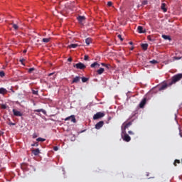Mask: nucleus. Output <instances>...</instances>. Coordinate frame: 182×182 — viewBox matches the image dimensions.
I'll return each instance as SVG.
<instances>
[{"label":"nucleus","mask_w":182,"mask_h":182,"mask_svg":"<svg viewBox=\"0 0 182 182\" xmlns=\"http://www.w3.org/2000/svg\"><path fill=\"white\" fill-rule=\"evenodd\" d=\"M85 19H86V17H85L83 16H80L77 17V20L80 23H82V22H83V21H85Z\"/></svg>","instance_id":"obj_12"},{"label":"nucleus","mask_w":182,"mask_h":182,"mask_svg":"<svg viewBox=\"0 0 182 182\" xmlns=\"http://www.w3.org/2000/svg\"><path fill=\"white\" fill-rule=\"evenodd\" d=\"M162 38H163V39H164L165 41H171V38L170 37V36L162 35Z\"/></svg>","instance_id":"obj_15"},{"label":"nucleus","mask_w":182,"mask_h":182,"mask_svg":"<svg viewBox=\"0 0 182 182\" xmlns=\"http://www.w3.org/2000/svg\"><path fill=\"white\" fill-rule=\"evenodd\" d=\"M182 79V74H178L172 77V80L171 82H169V86H171V85H174L176 82H178V80H181Z\"/></svg>","instance_id":"obj_2"},{"label":"nucleus","mask_w":182,"mask_h":182,"mask_svg":"<svg viewBox=\"0 0 182 182\" xmlns=\"http://www.w3.org/2000/svg\"><path fill=\"white\" fill-rule=\"evenodd\" d=\"M6 107H7L6 105H1V108H3V109H6Z\"/></svg>","instance_id":"obj_37"},{"label":"nucleus","mask_w":182,"mask_h":182,"mask_svg":"<svg viewBox=\"0 0 182 182\" xmlns=\"http://www.w3.org/2000/svg\"><path fill=\"white\" fill-rule=\"evenodd\" d=\"M48 76H53V73H50V74L48 75Z\"/></svg>","instance_id":"obj_48"},{"label":"nucleus","mask_w":182,"mask_h":182,"mask_svg":"<svg viewBox=\"0 0 182 182\" xmlns=\"http://www.w3.org/2000/svg\"><path fill=\"white\" fill-rule=\"evenodd\" d=\"M65 122H68V120H70V122H73V123H75L76 118H75V115H71L67 118L65 119Z\"/></svg>","instance_id":"obj_7"},{"label":"nucleus","mask_w":182,"mask_h":182,"mask_svg":"<svg viewBox=\"0 0 182 182\" xmlns=\"http://www.w3.org/2000/svg\"><path fill=\"white\" fill-rule=\"evenodd\" d=\"M161 8L164 11V12H167V9H166V4H162Z\"/></svg>","instance_id":"obj_22"},{"label":"nucleus","mask_w":182,"mask_h":182,"mask_svg":"<svg viewBox=\"0 0 182 182\" xmlns=\"http://www.w3.org/2000/svg\"><path fill=\"white\" fill-rule=\"evenodd\" d=\"M36 146H38V144H32V146H36Z\"/></svg>","instance_id":"obj_52"},{"label":"nucleus","mask_w":182,"mask_h":182,"mask_svg":"<svg viewBox=\"0 0 182 182\" xmlns=\"http://www.w3.org/2000/svg\"><path fill=\"white\" fill-rule=\"evenodd\" d=\"M169 86V84L167 85V84H164L162 85H161L159 88V90L161 91V90H166V88Z\"/></svg>","instance_id":"obj_11"},{"label":"nucleus","mask_w":182,"mask_h":182,"mask_svg":"<svg viewBox=\"0 0 182 182\" xmlns=\"http://www.w3.org/2000/svg\"><path fill=\"white\" fill-rule=\"evenodd\" d=\"M141 48L142 49H144V50H147V48H149V44L143 43L141 44Z\"/></svg>","instance_id":"obj_18"},{"label":"nucleus","mask_w":182,"mask_h":182,"mask_svg":"<svg viewBox=\"0 0 182 182\" xmlns=\"http://www.w3.org/2000/svg\"><path fill=\"white\" fill-rule=\"evenodd\" d=\"M32 152L34 154V156H38L39 154L41 153V151L39 150V149H33Z\"/></svg>","instance_id":"obj_13"},{"label":"nucleus","mask_w":182,"mask_h":182,"mask_svg":"<svg viewBox=\"0 0 182 182\" xmlns=\"http://www.w3.org/2000/svg\"><path fill=\"white\" fill-rule=\"evenodd\" d=\"M45 140H46L45 139H43V138H41V137L37 139V141H45Z\"/></svg>","instance_id":"obj_27"},{"label":"nucleus","mask_w":182,"mask_h":182,"mask_svg":"<svg viewBox=\"0 0 182 182\" xmlns=\"http://www.w3.org/2000/svg\"><path fill=\"white\" fill-rule=\"evenodd\" d=\"M105 68H106L107 69H109V68H110V65H109V64H106V65H105Z\"/></svg>","instance_id":"obj_36"},{"label":"nucleus","mask_w":182,"mask_h":182,"mask_svg":"<svg viewBox=\"0 0 182 182\" xmlns=\"http://www.w3.org/2000/svg\"><path fill=\"white\" fill-rule=\"evenodd\" d=\"M89 59V55H85L84 60H87Z\"/></svg>","instance_id":"obj_34"},{"label":"nucleus","mask_w":182,"mask_h":182,"mask_svg":"<svg viewBox=\"0 0 182 182\" xmlns=\"http://www.w3.org/2000/svg\"><path fill=\"white\" fill-rule=\"evenodd\" d=\"M41 112L42 113H43V114H46V111L45 109H42Z\"/></svg>","instance_id":"obj_40"},{"label":"nucleus","mask_w":182,"mask_h":182,"mask_svg":"<svg viewBox=\"0 0 182 182\" xmlns=\"http://www.w3.org/2000/svg\"><path fill=\"white\" fill-rule=\"evenodd\" d=\"M132 126V122H129L128 123L124 122L122 126V138L123 139L124 141L129 142L130 140H132V138H130V136L126 133V129H129Z\"/></svg>","instance_id":"obj_1"},{"label":"nucleus","mask_w":182,"mask_h":182,"mask_svg":"<svg viewBox=\"0 0 182 182\" xmlns=\"http://www.w3.org/2000/svg\"><path fill=\"white\" fill-rule=\"evenodd\" d=\"M146 98H144L141 102L139 103V107L141 109H143V107H144V105H146Z\"/></svg>","instance_id":"obj_8"},{"label":"nucleus","mask_w":182,"mask_h":182,"mask_svg":"<svg viewBox=\"0 0 182 182\" xmlns=\"http://www.w3.org/2000/svg\"><path fill=\"white\" fill-rule=\"evenodd\" d=\"M107 5H108L109 6H112V5H113V4L112 3V1H108V2H107Z\"/></svg>","instance_id":"obj_33"},{"label":"nucleus","mask_w":182,"mask_h":182,"mask_svg":"<svg viewBox=\"0 0 182 182\" xmlns=\"http://www.w3.org/2000/svg\"><path fill=\"white\" fill-rule=\"evenodd\" d=\"M127 96H129V93L127 94Z\"/></svg>","instance_id":"obj_54"},{"label":"nucleus","mask_w":182,"mask_h":182,"mask_svg":"<svg viewBox=\"0 0 182 182\" xmlns=\"http://www.w3.org/2000/svg\"><path fill=\"white\" fill-rule=\"evenodd\" d=\"M13 113L16 117H22V116H23V113L16 109H13Z\"/></svg>","instance_id":"obj_3"},{"label":"nucleus","mask_w":182,"mask_h":182,"mask_svg":"<svg viewBox=\"0 0 182 182\" xmlns=\"http://www.w3.org/2000/svg\"><path fill=\"white\" fill-rule=\"evenodd\" d=\"M118 38L119 39H120V41H123V38H122V35L119 34Z\"/></svg>","instance_id":"obj_31"},{"label":"nucleus","mask_w":182,"mask_h":182,"mask_svg":"<svg viewBox=\"0 0 182 182\" xmlns=\"http://www.w3.org/2000/svg\"><path fill=\"white\" fill-rule=\"evenodd\" d=\"M33 95H38V91L33 90Z\"/></svg>","instance_id":"obj_38"},{"label":"nucleus","mask_w":182,"mask_h":182,"mask_svg":"<svg viewBox=\"0 0 182 182\" xmlns=\"http://www.w3.org/2000/svg\"><path fill=\"white\" fill-rule=\"evenodd\" d=\"M23 53H26V50H23Z\"/></svg>","instance_id":"obj_51"},{"label":"nucleus","mask_w":182,"mask_h":182,"mask_svg":"<svg viewBox=\"0 0 182 182\" xmlns=\"http://www.w3.org/2000/svg\"><path fill=\"white\" fill-rule=\"evenodd\" d=\"M33 137H36V135H33Z\"/></svg>","instance_id":"obj_56"},{"label":"nucleus","mask_w":182,"mask_h":182,"mask_svg":"<svg viewBox=\"0 0 182 182\" xmlns=\"http://www.w3.org/2000/svg\"><path fill=\"white\" fill-rule=\"evenodd\" d=\"M175 59H176V60H180V59H181V58H177V57H176Z\"/></svg>","instance_id":"obj_45"},{"label":"nucleus","mask_w":182,"mask_h":182,"mask_svg":"<svg viewBox=\"0 0 182 182\" xmlns=\"http://www.w3.org/2000/svg\"><path fill=\"white\" fill-rule=\"evenodd\" d=\"M33 137H36V135H33Z\"/></svg>","instance_id":"obj_55"},{"label":"nucleus","mask_w":182,"mask_h":182,"mask_svg":"<svg viewBox=\"0 0 182 182\" xmlns=\"http://www.w3.org/2000/svg\"><path fill=\"white\" fill-rule=\"evenodd\" d=\"M128 133L129 134H134V132L132 131H129Z\"/></svg>","instance_id":"obj_41"},{"label":"nucleus","mask_w":182,"mask_h":182,"mask_svg":"<svg viewBox=\"0 0 182 182\" xmlns=\"http://www.w3.org/2000/svg\"><path fill=\"white\" fill-rule=\"evenodd\" d=\"M105 117V113L102 112H97L93 116L94 120H97V119H100L101 117Z\"/></svg>","instance_id":"obj_5"},{"label":"nucleus","mask_w":182,"mask_h":182,"mask_svg":"<svg viewBox=\"0 0 182 182\" xmlns=\"http://www.w3.org/2000/svg\"><path fill=\"white\" fill-rule=\"evenodd\" d=\"M34 112H42V109H35Z\"/></svg>","instance_id":"obj_35"},{"label":"nucleus","mask_w":182,"mask_h":182,"mask_svg":"<svg viewBox=\"0 0 182 182\" xmlns=\"http://www.w3.org/2000/svg\"><path fill=\"white\" fill-rule=\"evenodd\" d=\"M176 163H178L179 164L180 163V160H176L175 162H174V166H176Z\"/></svg>","instance_id":"obj_42"},{"label":"nucleus","mask_w":182,"mask_h":182,"mask_svg":"<svg viewBox=\"0 0 182 182\" xmlns=\"http://www.w3.org/2000/svg\"><path fill=\"white\" fill-rule=\"evenodd\" d=\"M101 65H102V66H105V67L106 66V64H105V63H101Z\"/></svg>","instance_id":"obj_47"},{"label":"nucleus","mask_w":182,"mask_h":182,"mask_svg":"<svg viewBox=\"0 0 182 182\" xmlns=\"http://www.w3.org/2000/svg\"><path fill=\"white\" fill-rule=\"evenodd\" d=\"M150 63H152L153 65H156V63H157V60H151Z\"/></svg>","instance_id":"obj_28"},{"label":"nucleus","mask_w":182,"mask_h":182,"mask_svg":"<svg viewBox=\"0 0 182 182\" xmlns=\"http://www.w3.org/2000/svg\"><path fill=\"white\" fill-rule=\"evenodd\" d=\"M103 124H105V122L103 121L97 122L95 125V129H97V130L102 129V127H103Z\"/></svg>","instance_id":"obj_6"},{"label":"nucleus","mask_w":182,"mask_h":182,"mask_svg":"<svg viewBox=\"0 0 182 182\" xmlns=\"http://www.w3.org/2000/svg\"><path fill=\"white\" fill-rule=\"evenodd\" d=\"M63 171H65V168H63Z\"/></svg>","instance_id":"obj_53"},{"label":"nucleus","mask_w":182,"mask_h":182,"mask_svg":"<svg viewBox=\"0 0 182 182\" xmlns=\"http://www.w3.org/2000/svg\"><path fill=\"white\" fill-rule=\"evenodd\" d=\"M179 135L182 137V133H181V131H180Z\"/></svg>","instance_id":"obj_49"},{"label":"nucleus","mask_w":182,"mask_h":182,"mask_svg":"<svg viewBox=\"0 0 182 182\" xmlns=\"http://www.w3.org/2000/svg\"><path fill=\"white\" fill-rule=\"evenodd\" d=\"M53 150H54L55 151H58L59 150V147H58V146H54Z\"/></svg>","instance_id":"obj_30"},{"label":"nucleus","mask_w":182,"mask_h":182,"mask_svg":"<svg viewBox=\"0 0 182 182\" xmlns=\"http://www.w3.org/2000/svg\"><path fill=\"white\" fill-rule=\"evenodd\" d=\"M80 81V77L76 76L75 77L73 78L72 83H79Z\"/></svg>","instance_id":"obj_10"},{"label":"nucleus","mask_w":182,"mask_h":182,"mask_svg":"<svg viewBox=\"0 0 182 182\" xmlns=\"http://www.w3.org/2000/svg\"><path fill=\"white\" fill-rule=\"evenodd\" d=\"M33 70H35L34 68H31L28 69L29 73H32V72H33Z\"/></svg>","instance_id":"obj_29"},{"label":"nucleus","mask_w":182,"mask_h":182,"mask_svg":"<svg viewBox=\"0 0 182 182\" xmlns=\"http://www.w3.org/2000/svg\"><path fill=\"white\" fill-rule=\"evenodd\" d=\"M0 76L1 77H4V76H5V73L4 71H0Z\"/></svg>","instance_id":"obj_26"},{"label":"nucleus","mask_w":182,"mask_h":182,"mask_svg":"<svg viewBox=\"0 0 182 182\" xmlns=\"http://www.w3.org/2000/svg\"><path fill=\"white\" fill-rule=\"evenodd\" d=\"M43 42H44V43H48V42H50V38H43Z\"/></svg>","instance_id":"obj_23"},{"label":"nucleus","mask_w":182,"mask_h":182,"mask_svg":"<svg viewBox=\"0 0 182 182\" xmlns=\"http://www.w3.org/2000/svg\"><path fill=\"white\" fill-rule=\"evenodd\" d=\"M74 68H76V69H85L86 65H85V64H83L82 63H78L77 64H74Z\"/></svg>","instance_id":"obj_4"},{"label":"nucleus","mask_w":182,"mask_h":182,"mask_svg":"<svg viewBox=\"0 0 182 182\" xmlns=\"http://www.w3.org/2000/svg\"><path fill=\"white\" fill-rule=\"evenodd\" d=\"M77 46H79V45L77 44H70V46H68L70 49H75V48H77Z\"/></svg>","instance_id":"obj_19"},{"label":"nucleus","mask_w":182,"mask_h":182,"mask_svg":"<svg viewBox=\"0 0 182 182\" xmlns=\"http://www.w3.org/2000/svg\"><path fill=\"white\" fill-rule=\"evenodd\" d=\"M87 80H89V79H88L87 77H82V83H86V82H87Z\"/></svg>","instance_id":"obj_24"},{"label":"nucleus","mask_w":182,"mask_h":182,"mask_svg":"<svg viewBox=\"0 0 182 182\" xmlns=\"http://www.w3.org/2000/svg\"><path fill=\"white\" fill-rule=\"evenodd\" d=\"M68 62H72V58H70L68 59Z\"/></svg>","instance_id":"obj_46"},{"label":"nucleus","mask_w":182,"mask_h":182,"mask_svg":"<svg viewBox=\"0 0 182 182\" xmlns=\"http://www.w3.org/2000/svg\"><path fill=\"white\" fill-rule=\"evenodd\" d=\"M9 126H15V123L13 122H9Z\"/></svg>","instance_id":"obj_39"},{"label":"nucleus","mask_w":182,"mask_h":182,"mask_svg":"<svg viewBox=\"0 0 182 182\" xmlns=\"http://www.w3.org/2000/svg\"><path fill=\"white\" fill-rule=\"evenodd\" d=\"M142 5H147V1L144 0V1H142Z\"/></svg>","instance_id":"obj_32"},{"label":"nucleus","mask_w":182,"mask_h":182,"mask_svg":"<svg viewBox=\"0 0 182 182\" xmlns=\"http://www.w3.org/2000/svg\"><path fill=\"white\" fill-rule=\"evenodd\" d=\"M91 68H100V64L97 63V62H95L92 64H91Z\"/></svg>","instance_id":"obj_14"},{"label":"nucleus","mask_w":182,"mask_h":182,"mask_svg":"<svg viewBox=\"0 0 182 182\" xmlns=\"http://www.w3.org/2000/svg\"><path fill=\"white\" fill-rule=\"evenodd\" d=\"M85 43H86V45H89L90 43H92V38H86Z\"/></svg>","instance_id":"obj_20"},{"label":"nucleus","mask_w":182,"mask_h":182,"mask_svg":"<svg viewBox=\"0 0 182 182\" xmlns=\"http://www.w3.org/2000/svg\"><path fill=\"white\" fill-rule=\"evenodd\" d=\"M98 75H102L105 72V68H100L97 71Z\"/></svg>","instance_id":"obj_21"},{"label":"nucleus","mask_w":182,"mask_h":182,"mask_svg":"<svg viewBox=\"0 0 182 182\" xmlns=\"http://www.w3.org/2000/svg\"><path fill=\"white\" fill-rule=\"evenodd\" d=\"M6 92H8L6 90V89H5L4 87L0 88V95H5V93H6Z\"/></svg>","instance_id":"obj_17"},{"label":"nucleus","mask_w":182,"mask_h":182,"mask_svg":"<svg viewBox=\"0 0 182 182\" xmlns=\"http://www.w3.org/2000/svg\"><path fill=\"white\" fill-rule=\"evenodd\" d=\"M148 40L151 42H154V38H152L150 36H148Z\"/></svg>","instance_id":"obj_25"},{"label":"nucleus","mask_w":182,"mask_h":182,"mask_svg":"<svg viewBox=\"0 0 182 182\" xmlns=\"http://www.w3.org/2000/svg\"><path fill=\"white\" fill-rule=\"evenodd\" d=\"M23 60H25V59H21L20 60V62H21V63H22V65H25V64H23Z\"/></svg>","instance_id":"obj_43"},{"label":"nucleus","mask_w":182,"mask_h":182,"mask_svg":"<svg viewBox=\"0 0 182 182\" xmlns=\"http://www.w3.org/2000/svg\"><path fill=\"white\" fill-rule=\"evenodd\" d=\"M55 77H56L55 75H53V77H51V79L53 80H55Z\"/></svg>","instance_id":"obj_44"},{"label":"nucleus","mask_w":182,"mask_h":182,"mask_svg":"<svg viewBox=\"0 0 182 182\" xmlns=\"http://www.w3.org/2000/svg\"><path fill=\"white\" fill-rule=\"evenodd\" d=\"M11 25H12V27L14 28V31H18L19 29V26H18V24L11 23Z\"/></svg>","instance_id":"obj_16"},{"label":"nucleus","mask_w":182,"mask_h":182,"mask_svg":"<svg viewBox=\"0 0 182 182\" xmlns=\"http://www.w3.org/2000/svg\"><path fill=\"white\" fill-rule=\"evenodd\" d=\"M139 33H146V30H143V26H139L137 28Z\"/></svg>","instance_id":"obj_9"},{"label":"nucleus","mask_w":182,"mask_h":182,"mask_svg":"<svg viewBox=\"0 0 182 182\" xmlns=\"http://www.w3.org/2000/svg\"><path fill=\"white\" fill-rule=\"evenodd\" d=\"M132 49V50H133V48H131Z\"/></svg>","instance_id":"obj_57"},{"label":"nucleus","mask_w":182,"mask_h":182,"mask_svg":"<svg viewBox=\"0 0 182 182\" xmlns=\"http://www.w3.org/2000/svg\"><path fill=\"white\" fill-rule=\"evenodd\" d=\"M129 45H133V42H129Z\"/></svg>","instance_id":"obj_50"}]
</instances>
